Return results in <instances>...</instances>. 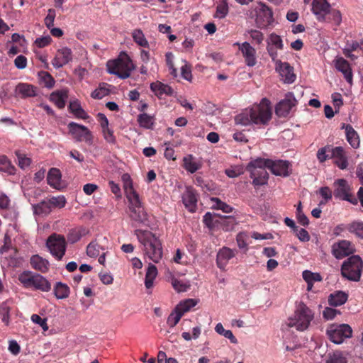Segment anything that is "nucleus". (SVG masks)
<instances>
[{"mask_svg": "<svg viewBox=\"0 0 363 363\" xmlns=\"http://www.w3.org/2000/svg\"><path fill=\"white\" fill-rule=\"evenodd\" d=\"M325 22L333 23L336 26H340L342 23L341 12L337 9L330 8Z\"/></svg>", "mask_w": 363, "mask_h": 363, "instance_id": "41", "label": "nucleus"}, {"mask_svg": "<svg viewBox=\"0 0 363 363\" xmlns=\"http://www.w3.org/2000/svg\"><path fill=\"white\" fill-rule=\"evenodd\" d=\"M18 279L26 289L43 292H48L52 289L51 283L45 277L31 271H23L18 275Z\"/></svg>", "mask_w": 363, "mask_h": 363, "instance_id": "4", "label": "nucleus"}, {"mask_svg": "<svg viewBox=\"0 0 363 363\" xmlns=\"http://www.w3.org/2000/svg\"><path fill=\"white\" fill-rule=\"evenodd\" d=\"M61 172L57 168H51L47 176V181L48 184L56 189H61Z\"/></svg>", "mask_w": 363, "mask_h": 363, "instance_id": "28", "label": "nucleus"}, {"mask_svg": "<svg viewBox=\"0 0 363 363\" xmlns=\"http://www.w3.org/2000/svg\"><path fill=\"white\" fill-rule=\"evenodd\" d=\"M138 123L140 126L146 129H152L154 125V117L147 113H141L138 116Z\"/></svg>", "mask_w": 363, "mask_h": 363, "instance_id": "38", "label": "nucleus"}, {"mask_svg": "<svg viewBox=\"0 0 363 363\" xmlns=\"http://www.w3.org/2000/svg\"><path fill=\"white\" fill-rule=\"evenodd\" d=\"M37 88L30 84L19 83L16 88V91L21 98L33 97L36 96Z\"/></svg>", "mask_w": 363, "mask_h": 363, "instance_id": "26", "label": "nucleus"}, {"mask_svg": "<svg viewBox=\"0 0 363 363\" xmlns=\"http://www.w3.org/2000/svg\"><path fill=\"white\" fill-rule=\"evenodd\" d=\"M48 203V200H43L39 203L33 206L34 213L39 215L49 214L51 212L52 208Z\"/></svg>", "mask_w": 363, "mask_h": 363, "instance_id": "44", "label": "nucleus"}, {"mask_svg": "<svg viewBox=\"0 0 363 363\" xmlns=\"http://www.w3.org/2000/svg\"><path fill=\"white\" fill-rule=\"evenodd\" d=\"M51 208H62L65 207L67 201L64 196L60 195L58 196H52L48 199Z\"/></svg>", "mask_w": 363, "mask_h": 363, "instance_id": "48", "label": "nucleus"}, {"mask_svg": "<svg viewBox=\"0 0 363 363\" xmlns=\"http://www.w3.org/2000/svg\"><path fill=\"white\" fill-rule=\"evenodd\" d=\"M237 252L236 250H233L228 247L220 248L216 256L217 267L221 270H225L229 260L233 258Z\"/></svg>", "mask_w": 363, "mask_h": 363, "instance_id": "18", "label": "nucleus"}, {"mask_svg": "<svg viewBox=\"0 0 363 363\" xmlns=\"http://www.w3.org/2000/svg\"><path fill=\"white\" fill-rule=\"evenodd\" d=\"M363 262L360 257L353 255L347 258L341 267L342 275L348 280L357 281L361 277Z\"/></svg>", "mask_w": 363, "mask_h": 363, "instance_id": "7", "label": "nucleus"}, {"mask_svg": "<svg viewBox=\"0 0 363 363\" xmlns=\"http://www.w3.org/2000/svg\"><path fill=\"white\" fill-rule=\"evenodd\" d=\"M333 195L335 198L342 201H347L352 204L357 203V199L350 194V187L347 182L344 179H338L335 181Z\"/></svg>", "mask_w": 363, "mask_h": 363, "instance_id": "10", "label": "nucleus"}, {"mask_svg": "<svg viewBox=\"0 0 363 363\" xmlns=\"http://www.w3.org/2000/svg\"><path fill=\"white\" fill-rule=\"evenodd\" d=\"M333 62L335 67L343 74L347 82L352 85L353 74L349 62L342 57H336Z\"/></svg>", "mask_w": 363, "mask_h": 363, "instance_id": "20", "label": "nucleus"}, {"mask_svg": "<svg viewBox=\"0 0 363 363\" xmlns=\"http://www.w3.org/2000/svg\"><path fill=\"white\" fill-rule=\"evenodd\" d=\"M130 217L132 220L140 223H144L147 220V215L144 210L141 208L140 205L137 207L136 206H133V207H130Z\"/></svg>", "mask_w": 363, "mask_h": 363, "instance_id": "30", "label": "nucleus"}, {"mask_svg": "<svg viewBox=\"0 0 363 363\" xmlns=\"http://www.w3.org/2000/svg\"><path fill=\"white\" fill-rule=\"evenodd\" d=\"M40 77L42 83H43L44 86L48 89H51L55 85V79L52 77V75L47 72H41L40 73Z\"/></svg>", "mask_w": 363, "mask_h": 363, "instance_id": "50", "label": "nucleus"}, {"mask_svg": "<svg viewBox=\"0 0 363 363\" xmlns=\"http://www.w3.org/2000/svg\"><path fill=\"white\" fill-rule=\"evenodd\" d=\"M56 16V12L55 9H50L48 11V15L44 19L45 26L50 29L54 26V21Z\"/></svg>", "mask_w": 363, "mask_h": 363, "instance_id": "57", "label": "nucleus"}, {"mask_svg": "<svg viewBox=\"0 0 363 363\" xmlns=\"http://www.w3.org/2000/svg\"><path fill=\"white\" fill-rule=\"evenodd\" d=\"M234 45L238 46L246 65L248 67H254L257 64L256 50L249 43H235Z\"/></svg>", "mask_w": 363, "mask_h": 363, "instance_id": "16", "label": "nucleus"}, {"mask_svg": "<svg viewBox=\"0 0 363 363\" xmlns=\"http://www.w3.org/2000/svg\"><path fill=\"white\" fill-rule=\"evenodd\" d=\"M330 157L334 160V164L340 169H345L348 167V159L342 147L337 146L333 149Z\"/></svg>", "mask_w": 363, "mask_h": 363, "instance_id": "22", "label": "nucleus"}, {"mask_svg": "<svg viewBox=\"0 0 363 363\" xmlns=\"http://www.w3.org/2000/svg\"><path fill=\"white\" fill-rule=\"evenodd\" d=\"M157 274V267L153 264L150 263L147 269L145 279V285L147 289H151L153 286V282Z\"/></svg>", "mask_w": 363, "mask_h": 363, "instance_id": "32", "label": "nucleus"}, {"mask_svg": "<svg viewBox=\"0 0 363 363\" xmlns=\"http://www.w3.org/2000/svg\"><path fill=\"white\" fill-rule=\"evenodd\" d=\"M347 300V295L343 291H337L331 294L328 298V303L332 306H339L344 304Z\"/></svg>", "mask_w": 363, "mask_h": 363, "instance_id": "33", "label": "nucleus"}, {"mask_svg": "<svg viewBox=\"0 0 363 363\" xmlns=\"http://www.w3.org/2000/svg\"><path fill=\"white\" fill-rule=\"evenodd\" d=\"M272 115L270 101L264 98L260 103L254 105L249 109H245L235 118L236 124L242 125H267L271 120Z\"/></svg>", "mask_w": 363, "mask_h": 363, "instance_id": "2", "label": "nucleus"}, {"mask_svg": "<svg viewBox=\"0 0 363 363\" xmlns=\"http://www.w3.org/2000/svg\"><path fill=\"white\" fill-rule=\"evenodd\" d=\"M247 33L250 34L253 43L258 45L262 43L264 40V35L261 31L255 29H250L247 31Z\"/></svg>", "mask_w": 363, "mask_h": 363, "instance_id": "56", "label": "nucleus"}, {"mask_svg": "<svg viewBox=\"0 0 363 363\" xmlns=\"http://www.w3.org/2000/svg\"><path fill=\"white\" fill-rule=\"evenodd\" d=\"M106 66L108 73L116 75L123 79L128 78L131 72L135 69L133 61L125 53L121 55L116 60H108Z\"/></svg>", "mask_w": 363, "mask_h": 363, "instance_id": "5", "label": "nucleus"}, {"mask_svg": "<svg viewBox=\"0 0 363 363\" xmlns=\"http://www.w3.org/2000/svg\"><path fill=\"white\" fill-rule=\"evenodd\" d=\"M16 155L18 159V164L21 169H25L30 166L31 160L29 157H26V155L20 152L19 151L16 152Z\"/></svg>", "mask_w": 363, "mask_h": 363, "instance_id": "54", "label": "nucleus"}, {"mask_svg": "<svg viewBox=\"0 0 363 363\" xmlns=\"http://www.w3.org/2000/svg\"><path fill=\"white\" fill-rule=\"evenodd\" d=\"M198 300L194 298H187L179 302L175 307L183 315L185 313L189 311L198 303Z\"/></svg>", "mask_w": 363, "mask_h": 363, "instance_id": "36", "label": "nucleus"}, {"mask_svg": "<svg viewBox=\"0 0 363 363\" xmlns=\"http://www.w3.org/2000/svg\"><path fill=\"white\" fill-rule=\"evenodd\" d=\"M104 250V247L96 241H92L86 247V254L90 257H96L99 255L101 250Z\"/></svg>", "mask_w": 363, "mask_h": 363, "instance_id": "42", "label": "nucleus"}, {"mask_svg": "<svg viewBox=\"0 0 363 363\" xmlns=\"http://www.w3.org/2000/svg\"><path fill=\"white\" fill-rule=\"evenodd\" d=\"M330 340L335 344H341L352 335V329L347 324L333 325L327 330Z\"/></svg>", "mask_w": 363, "mask_h": 363, "instance_id": "9", "label": "nucleus"}, {"mask_svg": "<svg viewBox=\"0 0 363 363\" xmlns=\"http://www.w3.org/2000/svg\"><path fill=\"white\" fill-rule=\"evenodd\" d=\"M111 85L106 83L99 84V88L96 89L91 94L93 99H101L103 97L108 96L110 94L109 87Z\"/></svg>", "mask_w": 363, "mask_h": 363, "instance_id": "39", "label": "nucleus"}, {"mask_svg": "<svg viewBox=\"0 0 363 363\" xmlns=\"http://www.w3.org/2000/svg\"><path fill=\"white\" fill-rule=\"evenodd\" d=\"M46 246L54 257L61 260L66 252L67 242L63 235L53 233L48 237Z\"/></svg>", "mask_w": 363, "mask_h": 363, "instance_id": "8", "label": "nucleus"}, {"mask_svg": "<svg viewBox=\"0 0 363 363\" xmlns=\"http://www.w3.org/2000/svg\"><path fill=\"white\" fill-rule=\"evenodd\" d=\"M0 171L13 175L16 173V167L5 155H0Z\"/></svg>", "mask_w": 363, "mask_h": 363, "instance_id": "37", "label": "nucleus"}, {"mask_svg": "<svg viewBox=\"0 0 363 363\" xmlns=\"http://www.w3.org/2000/svg\"><path fill=\"white\" fill-rule=\"evenodd\" d=\"M150 89L155 94V95L160 98L163 94L172 96L174 93V90L171 86L160 82L152 83L150 84Z\"/></svg>", "mask_w": 363, "mask_h": 363, "instance_id": "27", "label": "nucleus"}, {"mask_svg": "<svg viewBox=\"0 0 363 363\" xmlns=\"http://www.w3.org/2000/svg\"><path fill=\"white\" fill-rule=\"evenodd\" d=\"M303 278L308 283V286L312 284L313 281L321 280V276L319 274L313 273L308 270L303 272Z\"/></svg>", "mask_w": 363, "mask_h": 363, "instance_id": "52", "label": "nucleus"}, {"mask_svg": "<svg viewBox=\"0 0 363 363\" xmlns=\"http://www.w3.org/2000/svg\"><path fill=\"white\" fill-rule=\"evenodd\" d=\"M52 41V38L50 35L43 36L41 38H38L35 40V43L38 48H44L48 45Z\"/></svg>", "mask_w": 363, "mask_h": 363, "instance_id": "62", "label": "nucleus"}, {"mask_svg": "<svg viewBox=\"0 0 363 363\" xmlns=\"http://www.w3.org/2000/svg\"><path fill=\"white\" fill-rule=\"evenodd\" d=\"M297 103L292 93H288L276 106L275 113L279 117H286Z\"/></svg>", "mask_w": 363, "mask_h": 363, "instance_id": "12", "label": "nucleus"}, {"mask_svg": "<svg viewBox=\"0 0 363 363\" xmlns=\"http://www.w3.org/2000/svg\"><path fill=\"white\" fill-rule=\"evenodd\" d=\"M53 291L57 299L67 298L70 293L69 287L62 282H57L54 286Z\"/></svg>", "mask_w": 363, "mask_h": 363, "instance_id": "34", "label": "nucleus"}, {"mask_svg": "<svg viewBox=\"0 0 363 363\" xmlns=\"http://www.w3.org/2000/svg\"><path fill=\"white\" fill-rule=\"evenodd\" d=\"M333 149L332 146L326 145L318 150L317 158L320 162H324L328 159L331 158L330 155L333 154Z\"/></svg>", "mask_w": 363, "mask_h": 363, "instance_id": "45", "label": "nucleus"}, {"mask_svg": "<svg viewBox=\"0 0 363 363\" xmlns=\"http://www.w3.org/2000/svg\"><path fill=\"white\" fill-rule=\"evenodd\" d=\"M273 20V13L266 4L260 3L257 9L256 23L259 28H264L269 25Z\"/></svg>", "mask_w": 363, "mask_h": 363, "instance_id": "14", "label": "nucleus"}, {"mask_svg": "<svg viewBox=\"0 0 363 363\" xmlns=\"http://www.w3.org/2000/svg\"><path fill=\"white\" fill-rule=\"evenodd\" d=\"M103 135L106 141L111 144L116 143V137L113 135V131L111 130L108 126L102 128Z\"/></svg>", "mask_w": 363, "mask_h": 363, "instance_id": "58", "label": "nucleus"}, {"mask_svg": "<svg viewBox=\"0 0 363 363\" xmlns=\"http://www.w3.org/2000/svg\"><path fill=\"white\" fill-rule=\"evenodd\" d=\"M276 70L284 78L286 83H292L296 80V75L294 73V68L288 62L277 61Z\"/></svg>", "mask_w": 363, "mask_h": 363, "instance_id": "21", "label": "nucleus"}, {"mask_svg": "<svg viewBox=\"0 0 363 363\" xmlns=\"http://www.w3.org/2000/svg\"><path fill=\"white\" fill-rule=\"evenodd\" d=\"M132 37L134 42L143 48H149V43L145 37L142 30L135 29L132 33Z\"/></svg>", "mask_w": 363, "mask_h": 363, "instance_id": "40", "label": "nucleus"}, {"mask_svg": "<svg viewBox=\"0 0 363 363\" xmlns=\"http://www.w3.org/2000/svg\"><path fill=\"white\" fill-rule=\"evenodd\" d=\"M270 40L272 45H275L277 48L282 50L284 45L281 37L277 34L272 33L270 35Z\"/></svg>", "mask_w": 363, "mask_h": 363, "instance_id": "64", "label": "nucleus"}, {"mask_svg": "<svg viewBox=\"0 0 363 363\" xmlns=\"http://www.w3.org/2000/svg\"><path fill=\"white\" fill-rule=\"evenodd\" d=\"M347 229L357 237L363 238V223L362 222H353L347 225Z\"/></svg>", "mask_w": 363, "mask_h": 363, "instance_id": "49", "label": "nucleus"}, {"mask_svg": "<svg viewBox=\"0 0 363 363\" xmlns=\"http://www.w3.org/2000/svg\"><path fill=\"white\" fill-rule=\"evenodd\" d=\"M354 247L348 240H341L333 245V255L337 259H342L354 252Z\"/></svg>", "mask_w": 363, "mask_h": 363, "instance_id": "19", "label": "nucleus"}, {"mask_svg": "<svg viewBox=\"0 0 363 363\" xmlns=\"http://www.w3.org/2000/svg\"><path fill=\"white\" fill-rule=\"evenodd\" d=\"M342 129L345 130L346 138L347 142L353 148H358L359 147V138L357 133L350 124H342Z\"/></svg>", "mask_w": 363, "mask_h": 363, "instance_id": "25", "label": "nucleus"}, {"mask_svg": "<svg viewBox=\"0 0 363 363\" xmlns=\"http://www.w3.org/2000/svg\"><path fill=\"white\" fill-rule=\"evenodd\" d=\"M182 202L185 208L191 213L197 209L198 194L192 186H186L182 196Z\"/></svg>", "mask_w": 363, "mask_h": 363, "instance_id": "15", "label": "nucleus"}, {"mask_svg": "<svg viewBox=\"0 0 363 363\" xmlns=\"http://www.w3.org/2000/svg\"><path fill=\"white\" fill-rule=\"evenodd\" d=\"M126 196L132 206H136V207L140 205V201L139 199L138 194L135 191L134 189L130 190H127L125 192Z\"/></svg>", "mask_w": 363, "mask_h": 363, "instance_id": "55", "label": "nucleus"}, {"mask_svg": "<svg viewBox=\"0 0 363 363\" xmlns=\"http://www.w3.org/2000/svg\"><path fill=\"white\" fill-rule=\"evenodd\" d=\"M330 8L328 0H313L311 3V11L319 22L327 21V15Z\"/></svg>", "mask_w": 363, "mask_h": 363, "instance_id": "13", "label": "nucleus"}, {"mask_svg": "<svg viewBox=\"0 0 363 363\" xmlns=\"http://www.w3.org/2000/svg\"><path fill=\"white\" fill-rule=\"evenodd\" d=\"M135 234L143 245L146 256L155 263H158L163 255L162 242L152 232L146 230H135Z\"/></svg>", "mask_w": 363, "mask_h": 363, "instance_id": "3", "label": "nucleus"}, {"mask_svg": "<svg viewBox=\"0 0 363 363\" xmlns=\"http://www.w3.org/2000/svg\"><path fill=\"white\" fill-rule=\"evenodd\" d=\"M30 263L33 269L41 273H46L49 270V262L38 255H34L30 257Z\"/></svg>", "mask_w": 363, "mask_h": 363, "instance_id": "24", "label": "nucleus"}, {"mask_svg": "<svg viewBox=\"0 0 363 363\" xmlns=\"http://www.w3.org/2000/svg\"><path fill=\"white\" fill-rule=\"evenodd\" d=\"M211 201L215 203L216 208L220 209L226 213H231L233 211V207L225 203V202H223L220 199L215 197L212 198Z\"/></svg>", "mask_w": 363, "mask_h": 363, "instance_id": "53", "label": "nucleus"}, {"mask_svg": "<svg viewBox=\"0 0 363 363\" xmlns=\"http://www.w3.org/2000/svg\"><path fill=\"white\" fill-rule=\"evenodd\" d=\"M294 231L296 233V235L301 241L307 242L310 240V235L306 230L297 227V229Z\"/></svg>", "mask_w": 363, "mask_h": 363, "instance_id": "61", "label": "nucleus"}, {"mask_svg": "<svg viewBox=\"0 0 363 363\" xmlns=\"http://www.w3.org/2000/svg\"><path fill=\"white\" fill-rule=\"evenodd\" d=\"M88 233V230L84 227H78L71 229L67 234V240L71 243H75L83 236Z\"/></svg>", "mask_w": 363, "mask_h": 363, "instance_id": "29", "label": "nucleus"}, {"mask_svg": "<svg viewBox=\"0 0 363 363\" xmlns=\"http://www.w3.org/2000/svg\"><path fill=\"white\" fill-rule=\"evenodd\" d=\"M326 363H347V359L342 352L336 351L328 354Z\"/></svg>", "mask_w": 363, "mask_h": 363, "instance_id": "47", "label": "nucleus"}, {"mask_svg": "<svg viewBox=\"0 0 363 363\" xmlns=\"http://www.w3.org/2000/svg\"><path fill=\"white\" fill-rule=\"evenodd\" d=\"M171 284L174 289L177 292H185L190 288L189 284L183 282L174 276L171 277Z\"/></svg>", "mask_w": 363, "mask_h": 363, "instance_id": "46", "label": "nucleus"}, {"mask_svg": "<svg viewBox=\"0 0 363 363\" xmlns=\"http://www.w3.org/2000/svg\"><path fill=\"white\" fill-rule=\"evenodd\" d=\"M69 110L78 118L86 119L88 118V115L82 108L78 100H74L69 102Z\"/></svg>", "mask_w": 363, "mask_h": 363, "instance_id": "35", "label": "nucleus"}, {"mask_svg": "<svg viewBox=\"0 0 363 363\" xmlns=\"http://www.w3.org/2000/svg\"><path fill=\"white\" fill-rule=\"evenodd\" d=\"M266 168L269 169L273 174L282 177H289L292 173V164L288 160L257 158L251 161L246 167L247 171L250 173L252 184L255 186H262L267 183L269 174Z\"/></svg>", "mask_w": 363, "mask_h": 363, "instance_id": "1", "label": "nucleus"}, {"mask_svg": "<svg viewBox=\"0 0 363 363\" xmlns=\"http://www.w3.org/2000/svg\"><path fill=\"white\" fill-rule=\"evenodd\" d=\"M10 311L11 307L7 301H4L0 305V318L6 325H9L10 323Z\"/></svg>", "mask_w": 363, "mask_h": 363, "instance_id": "43", "label": "nucleus"}, {"mask_svg": "<svg viewBox=\"0 0 363 363\" xmlns=\"http://www.w3.org/2000/svg\"><path fill=\"white\" fill-rule=\"evenodd\" d=\"M182 316L183 315L175 308L167 318V325L171 328L174 327L179 322Z\"/></svg>", "mask_w": 363, "mask_h": 363, "instance_id": "51", "label": "nucleus"}, {"mask_svg": "<svg viewBox=\"0 0 363 363\" xmlns=\"http://www.w3.org/2000/svg\"><path fill=\"white\" fill-rule=\"evenodd\" d=\"M69 91L67 89H60L53 91L50 95V101L52 102L58 108H64L66 101L68 99Z\"/></svg>", "mask_w": 363, "mask_h": 363, "instance_id": "23", "label": "nucleus"}, {"mask_svg": "<svg viewBox=\"0 0 363 363\" xmlns=\"http://www.w3.org/2000/svg\"><path fill=\"white\" fill-rule=\"evenodd\" d=\"M72 60V52L71 49L65 47L59 49L55 57L52 60V65L56 69L62 67Z\"/></svg>", "mask_w": 363, "mask_h": 363, "instance_id": "17", "label": "nucleus"}, {"mask_svg": "<svg viewBox=\"0 0 363 363\" xmlns=\"http://www.w3.org/2000/svg\"><path fill=\"white\" fill-rule=\"evenodd\" d=\"M14 65L19 69H24L27 66V58L22 55H18L14 60Z\"/></svg>", "mask_w": 363, "mask_h": 363, "instance_id": "63", "label": "nucleus"}, {"mask_svg": "<svg viewBox=\"0 0 363 363\" xmlns=\"http://www.w3.org/2000/svg\"><path fill=\"white\" fill-rule=\"evenodd\" d=\"M68 128L72 138L77 142L84 141L89 145L92 143L93 135L87 127L75 122H70L68 124Z\"/></svg>", "mask_w": 363, "mask_h": 363, "instance_id": "11", "label": "nucleus"}, {"mask_svg": "<svg viewBox=\"0 0 363 363\" xmlns=\"http://www.w3.org/2000/svg\"><path fill=\"white\" fill-rule=\"evenodd\" d=\"M182 76L184 79L191 82L192 79L191 65H189L186 61L184 65L181 68Z\"/></svg>", "mask_w": 363, "mask_h": 363, "instance_id": "60", "label": "nucleus"}, {"mask_svg": "<svg viewBox=\"0 0 363 363\" xmlns=\"http://www.w3.org/2000/svg\"><path fill=\"white\" fill-rule=\"evenodd\" d=\"M31 320L39 325L44 331H46L48 330V323H47V319L45 318H42L40 315H37V314H33L31 316Z\"/></svg>", "mask_w": 363, "mask_h": 363, "instance_id": "59", "label": "nucleus"}, {"mask_svg": "<svg viewBox=\"0 0 363 363\" xmlns=\"http://www.w3.org/2000/svg\"><path fill=\"white\" fill-rule=\"evenodd\" d=\"M313 318L312 311L303 303H300L292 317L288 318L287 325L295 327L296 330L303 331L307 329Z\"/></svg>", "mask_w": 363, "mask_h": 363, "instance_id": "6", "label": "nucleus"}, {"mask_svg": "<svg viewBox=\"0 0 363 363\" xmlns=\"http://www.w3.org/2000/svg\"><path fill=\"white\" fill-rule=\"evenodd\" d=\"M183 167L190 173H194L201 167V164L195 161L191 155H188L183 158Z\"/></svg>", "mask_w": 363, "mask_h": 363, "instance_id": "31", "label": "nucleus"}]
</instances>
